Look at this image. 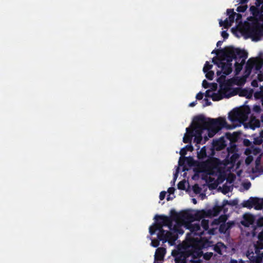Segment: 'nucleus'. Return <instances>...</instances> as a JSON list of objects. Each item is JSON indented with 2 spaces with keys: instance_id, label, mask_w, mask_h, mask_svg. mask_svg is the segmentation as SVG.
Returning <instances> with one entry per match:
<instances>
[{
  "instance_id": "1",
  "label": "nucleus",
  "mask_w": 263,
  "mask_h": 263,
  "mask_svg": "<svg viewBox=\"0 0 263 263\" xmlns=\"http://www.w3.org/2000/svg\"><path fill=\"white\" fill-rule=\"evenodd\" d=\"M196 120V128L200 130L202 134L204 130H206L208 136L203 137V143H205L209 138L214 137L223 127L228 129L235 128L236 126L229 125L224 118L219 117L216 119L206 118L204 116L200 115L195 117Z\"/></svg>"
},
{
  "instance_id": "21",
  "label": "nucleus",
  "mask_w": 263,
  "mask_h": 263,
  "mask_svg": "<svg viewBox=\"0 0 263 263\" xmlns=\"http://www.w3.org/2000/svg\"><path fill=\"white\" fill-rule=\"evenodd\" d=\"M212 242L206 239L201 238L196 242V246L201 250L211 246Z\"/></svg>"
},
{
  "instance_id": "52",
  "label": "nucleus",
  "mask_w": 263,
  "mask_h": 263,
  "mask_svg": "<svg viewBox=\"0 0 263 263\" xmlns=\"http://www.w3.org/2000/svg\"><path fill=\"white\" fill-rule=\"evenodd\" d=\"M213 254L212 252H206L203 254V258L204 259L209 260L213 256Z\"/></svg>"
},
{
  "instance_id": "36",
  "label": "nucleus",
  "mask_w": 263,
  "mask_h": 263,
  "mask_svg": "<svg viewBox=\"0 0 263 263\" xmlns=\"http://www.w3.org/2000/svg\"><path fill=\"white\" fill-rule=\"evenodd\" d=\"M223 206H226V205H229L231 206H236L237 205L238 201L237 199L228 201L227 200H224L223 201Z\"/></svg>"
},
{
  "instance_id": "15",
  "label": "nucleus",
  "mask_w": 263,
  "mask_h": 263,
  "mask_svg": "<svg viewBox=\"0 0 263 263\" xmlns=\"http://www.w3.org/2000/svg\"><path fill=\"white\" fill-rule=\"evenodd\" d=\"M187 228L194 235L201 236L203 234V232L201 231L199 223L193 224L192 222H188Z\"/></svg>"
},
{
  "instance_id": "44",
  "label": "nucleus",
  "mask_w": 263,
  "mask_h": 263,
  "mask_svg": "<svg viewBox=\"0 0 263 263\" xmlns=\"http://www.w3.org/2000/svg\"><path fill=\"white\" fill-rule=\"evenodd\" d=\"M212 67L213 65L210 64L209 62L206 61L203 68V71L204 72H206L210 70Z\"/></svg>"
},
{
  "instance_id": "53",
  "label": "nucleus",
  "mask_w": 263,
  "mask_h": 263,
  "mask_svg": "<svg viewBox=\"0 0 263 263\" xmlns=\"http://www.w3.org/2000/svg\"><path fill=\"white\" fill-rule=\"evenodd\" d=\"M254 246L256 247L259 249H263V240L258 239L256 244L254 245Z\"/></svg>"
},
{
  "instance_id": "64",
  "label": "nucleus",
  "mask_w": 263,
  "mask_h": 263,
  "mask_svg": "<svg viewBox=\"0 0 263 263\" xmlns=\"http://www.w3.org/2000/svg\"><path fill=\"white\" fill-rule=\"evenodd\" d=\"M204 101H205V104L203 105V106H210L212 104L211 102L207 98H205Z\"/></svg>"
},
{
  "instance_id": "30",
  "label": "nucleus",
  "mask_w": 263,
  "mask_h": 263,
  "mask_svg": "<svg viewBox=\"0 0 263 263\" xmlns=\"http://www.w3.org/2000/svg\"><path fill=\"white\" fill-rule=\"evenodd\" d=\"M253 197H251L247 200H244L241 203V205L243 208H247L248 209H251L253 207Z\"/></svg>"
},
{
  "instance_id": "51",
  "label": "nucleus",
  "mask_w": 263,
  "mask_h": 263,
  "mask_svg": "<svg viewBox=\"0 0 263 263\" xmlns=\"http://www.w3.org/2000/svg\"><path fill=\"white\" fill-rule=\"evenodd\" d=\"M248 157L245 160V164H250V163L253 161V157L252 155H247Z\"/></svg>"
},
{
  "instance_id": "6",
  "label": "nucleus",
  "mask_w": 263,
  "mask_h": 263,
  "mask_svg": "<svg viewBox=\"0 0 263 263\" xmlns=\"http://www.w3.org/2000/svg\"><path fill=\"white\" fill-rule=\"evenodd\" d=\"M193 137L194 142L197 144H203V138L200 130L196 128V120L194 118L191 128H186V133L183 138V142L185 143L191 144Z\"/></svg>"
},
{
  "instance_id": "27",
  "label": "nucleus",
  "mask_w": 263,
  "mask_h": 263,
  "mask_svg": "<svg viewBox=\"0 0 263 263\" xmlns=\"http://www.w3.org/2000/svg\"><path fill=\"white\" fill-rule=\"evenodd\" d=\"M250 11L254 16H258L260 15H263V13H261V7L259 9L256 6H252L250 8Z\"/></svg>"
},
{
  "instance_id": "19",
  "label": "nucleus",
  "mask_w": 263,
  "mask_h": 263,
  "mask_svg": "<svg viewBox=\"0 0 263 263\" xmlns=\"http://www.w3.org/2000/svg\"><path fill=\"white\" fill-rule=\"evenodd\" d=\"M255 221L254 216L250 214H246L243 216V221L242 224L246 226L249 227L254 223Z\"/></svg>"
},
{
  "instance_id": "24",
  "label": "nucleus",
  "mask_w": 263,
  "mask_h": 263,
  "mask_svg": "<svg viewBox=\"0 0 263 263\" xmlns=\"http://www.w3.org/2000/svg\"><path fill=\"white\" fill-rule=\"evenodd\" d=\"M253 207L256 210H260L263 208V198L253 197Z\"/></svg>"
},
{
  "instance_id": "48",
  "label": "nucleus",
  "mask_w": 263,
  "mask_h": 263,
  "mask_svg": "<svg viewBox=\"0 0 263 263\" xmlns=\"http://www.w3.org/2000/svg\"><path fill=\"white\" fill-rule=\"evenodd\" d=\"M185 181L182 180L180 181L177 185L178 189L181 190H184L185 189Z\"/></svg>"
},
{
  "instance_id": "33",
  "label": "nucleus",
  "mask_w": 263,
  "mask_h": 263,
  "mask_svg": "<svg viewBox=\"0 0 263 263\" xmlns=\"http://www.w3.org/2000/svg\"><path fill=\"white\" fill-rule=\"evenodd\" d=\"M240 166L241 165H230V167H228V168L230 171L231 170L233 171V170L235 169L237 175L240 177L242 173V170L240 168Z\"/></svg>"
},
{
  "instance_id": "43",
  "label": "nucleus",
  "mask_w": 263,
  "mask_h": 263,
  "mask_svg": "<svg viewBox=\"0 0 263 263\" xmlns=\"http://www.w3.org/2000/svg\"><path fill=\"white\" fill-rule=\"evenodd\" d=\"M251 94L252 91H249L246 89H243L241 90L239 93V96L249 97V96H251Z\"/></svg>"
},
{
  "instance_id": "46",
  "label": "nucleus",
  "mask_w": 263,
  "mask_h": 263,
  "mask_svg": "<svg viewBox=\"0 0 263 263\" xmlns=\"http://www.w3.org/2000/svg\"><path fill=\"white\" fill-rule=\"evenodd\" d=\"M205 73L206 78L209 80H212L214 77V72L213 71L209 70Z\"/></svg>"
},
{
  "instance_id": "3",
  "label": "nucleus",
  "mask_w": 263,
  "mask_h": 263,
  "mask_svg": "<svg viewBox=\"0 0 263 263\" xmlns=\"http://www.w3.org/2000/svg\"><path fill=\"white\" fill-rule=\"evenodd\" d=\"M193 171L195 175L203 173V175H210L217 177V180L219 182H222L227 179V172L226 167L228 165H195Z\"/></svg>"
},
{
  "instance_id": "32",
  "label": "nucleus",
  "mask_w": 263,
  "mask_h": 263,
  "mask_svg": "<svg viewBox=\"0 0 263 263\" xmlns=\"http://www.w3.org/2000/svg\"><path fill=\"white\" fill-rule=\"evenodd\" d=\"M227 14L229 15V17L228 18L229 21L232 24L235 20V16L236 13L234 11L233 9H228L227 10Z\"/></svg>"
},
{
  "instance_id": "34",
  "label": "nucleus",
  "mask_w": 263,
  "mask_h": 263,
  "mask_svg": "<svg viewBox=\"0 0 263 263\" xmlns=\"http://www.w3.org/2000/svg\"><path fill=\"white\" fill-rule=\"evenodd\" d=\"M252 172L256 174L257 176L263 174V165H255V167L252 168Z\"/></svg>"
},
{
  "instance_id": "18",
  "label": "nucleus",
  "mask_w": 263,
  "mask_h": 263,
  "mask_svg": "<svg viewBox=\"0 0 263 263\" xmlns=\"http://www.w3.org/2000/svg\"><path fill=\"white\" fill-rule=\"evenodd\" d=\"M261 149L260 148L255 147L254 145L251 146L250 147H247L245 151V154L246 155H260Z\"/></svg>"
},
{
  "instance_id": "56",
  "label": "nucleus",
  "mask_w": 263,
  "mask_h": 263,
  "mask_svg": "<svg viewBox=\"0 0 263 263\" xmlns=\"http://www.w3.org/2000/svg\"><path fill=\"white\" fill-rule=\"evenodd\" d=\"M256 224L258 227H263V217H260L257 219Z\"/></svg>"
},
{
  "instance_id": "58",
  "label": "nucleus",
  "mask_w": 263,
  "mask_h": 263,
  "mask_svg": "<svg viewBox=\"0 0 263 263\" xmlns=\"http://www.w3.org/2000/svg\"><path fill=\"white\" fill-rule=\"evenodd\" d=\"M166 195V192L162 191L160 192L159 195V198L161 200H162L164 199Z\"/></svg>"
},
{
  "instance_id": "45",
  "label": "nucleus",
  "mask_w": 263,
  "mask_h": 263,
  "mask_svg": "<svg viewBox=\"0 0 263 263\" xmlns=\"http://www.w3.org/2000/svg\"><path fill=\"white\" fill-rule=\"evenodd\" d=\"M201 226L204 230H207L209 229V220L202 219L201 222Z\"/></svg>"
},
{
  "instance_id": "28",
  "label": "nucleus",
  "mask_w": 263,
  "mask_h": 263,
  "mask_svg": "<svg viewBox=\"0 0 263 263\" xmlns=\"http://www.w3.org/2000/svg\"><path fill=\"white\" fill-rule=\"evenodd\" d=\"M224 146L223 141L217 140L213 142V146H210V147H212L214 149L215 148L216 150L219 151L222 149Z\"/></svg>"
},
{
  "instance_id": "14",
  "label": "nucleus",
  "mask_w": 263,
  "mask_h": 263,
  "mask_svg": "<svg viewBox=\"0 0 263 263\" xmlns=\"http://www.w3.org/2000/svg\"><path fill=\"white\" fill-rule=\"evenodd\" d=\"M186 251L190 254L189 256L190 262L200 261V260L198 258L202 256V252L199 248H198L196 250L192 249L186 250Z\"/></svg>"
},
{
  "instance_id": "29",
  "label": "nucleus",
  "mask_w": 263,
  "mask_h": 263,
  "mask_svg": "<svg viewBox=\"0 0 263 263\" xmlns=\"http://www.w3.org/2000/svg\"><path fill=\"white\" fill-rule=\"evenodd\" d=\"M187 166L191 167V166H195V167H196L195 165H178L177 168H176V172L174 174V184H175V181L177 179V178L178 177V173H179V169H180V167H182V169H183V171H187L189 170V168H187Z\"/></svg>"
},
{
  "instance_id": "26",
  "label": "nucleus",
  "mask_w": 263,
  "mask_h": 263,
  "mask_svg": "<svg viewBox=\"0 0 263 263\" xmlns=\"http://www.w3.org/2000/svg\"><path fill=\"white\" fill-rule=\"evenodd\" d=\"M223 210L224 212H226V210L224 209V206H223V204L221 205H215L213 209L210 211V214L214 216H218L220 212Z\"/></svg>"
},
{
  "instance_id": "39",
  "label": "nucleus",
  "mask_w": 263,
  "mask_h": 263,
  "mask_svg": "<svg viewBox=\"0 0 263 263\" xmlns=\"http://www.w3.org/2000/svg\"><path fill=\"white\" fill-rule=\"evenodd\" d=\"M219 24L220 26H223L225 28H228L232 25L228 18H227L224 21L220 20Z\"/></svg>"
},
{
  "instance_id": "35",
  "label": "nucleus",
  "mask_w": 263,
  "mask_h": 263,
  "mask_svg": "<svg viewBox=\"0 0 263 263\" xmlns=\"http://www.w3.org/2000/svg\"><path fill=\"white\" fill-rule=\"evenodd\" d=\"M226 136L227 138L231 141H235L237 140L239 135L236 133H234L233 134L227 133H226Z\"/></svg>"
},
{
  "instance_id": "5",
  "label": "nucleus",
  "mask_w": 263,
  "mask_h": 263,
  "mask_svg": "<svg viewBox=\"0 0 263 263\" xmlns=\"http://www.w3.org/2000/svg\"><path fill=\"white\" fill-rule=\"evenodd\" d=\"M215 150L212 147L204 146L198 152L197 157L200 162L197 164H226L221 163L219 159L214 158Z\"/></svg>"
},
{
  "instance_id": "62",
  "label": "nucleus",
  "mask_w": 263,
  "mask_h": 263,
  "mask_svg": "<svg viewBox=\"0 0 263 263\" xmlns=\"http://www.w3.org/2000/svg\"><path fill=\"white\" fill-rule=\"evenodd\" d=\"M202 85L203 87H204V88H207L209 87L210 84L207 82L206 80H204L202 81Z\"/></svg>"
},
{
  "instance_id": "54",
  "label": "nucleus",
  "mask_w": 263,
  "mask_h": 263,
  "mask_svg": "<svg viewBox=\"0 0 263 263\" xmlns=\"http://www.w3.org/2000/svg\"><path fill=\"white\" fill-rule=\"evenodd\" d=\"M185 155L181 156L178 162V164H185Z\"/></svg>"
},
{
  "instance_id": "47",
  "label": "nucleus",
  "mask_w": 263,
  "mask_h": 263,
  "mask_svg": "<svg viewBox=\"0 0 263 263\" xmlns=\"http://www.w3.org/2000/svg\"><path fill=\"white\" fill-rule=\"evenodd\" d=\"M242 143L243 145L247 147H250L251 146L254 145L252 142L247 139H243Z\"/></svg>"
},
{
  "instance_id": "4",
  "label": "nucleus",
  "mask_w": 263,
  "mask_h": 263,
  "mask_svg": "<svg viewBox=\"0 0 263 263\" xmlns=\"http://www.w3.org/2000/svg\"><path fill=\"white\" fill-rule=\"evenodd\" d=\"M157 231H159L157 234V238L163 242L168 241L171 246H173L178 238L177 234L163 230L162 224L156 221V223L149 228V232L151 235H153Z\"/></svg>"
},
{
  "instance_id": "63",
  "label": "nucleus",
  "mask_w": 263,
  "mask_h": 263,
  "mask_svg": "<svg viewBox=\"0 0 263 263\" xmlns=\"http://www.w3.org/2000/svg\"><path fill=\"white\" fill-rule=\"evenodd\" d=\"M262 154L259 155L256 158L255 162V164H260L261 157Z\"/></svg>"
},
{
  "instance_id": "55",
  "label": "nucleus",
  "mask_w": 263,
  "mask_h": 263,
  "mask_svg": "<svg viewBox=\"0 0 263 263\" xmlns=\"http://www.w3.org/2000/svg\"><path fill=\"white\" fill-rule=\"evenodd\" d=\"M159 241H160V240L158 238V239H153V240H152V242H151L152 246H153V247H154L155 248H156V247H158V246L160 244Z\"/></svg>"
},
{
  "instance_id": "12",
  "label": "nucleus",
  "mask_w": 263,
  "mask_h": 263,
  "mask_svg": "<svg viewBox=\"0 0 263 263\" xmlns=\"http://www.w3.org/2000/svg\"><path fill=\"white\" fill-rule=\"evenodd\" d=\"M236 148L235 145L232 146L230 148H228V157L230 156V160L229 163H224L227 164H241L240 162L236 163V161L239 157V155L236 152L233 153V151ZM222 163V162H221Z\"/></svg>"
},
{
  "instance_id": "37",
  "label": "nucleus",
  "mask_w": 263,
  "mask_h": 263,
  "mask_svg": "<svg viewBox=\"0 0 263 263\" xmlns=\"http://www.w3.org/2000/svg\"><path fill=\"white\" fill-rule=\"evenodd\" d=\"M171 232L174 233L178 235V233L179 234H183V230L177 226H173Z\"/></svg>"
},
{
  "instance_id": "7",
  "label": "nucleus",
  "mask_w": 263,
  "mask_h": 263,
  "mask_svg": "<svg viewBox=\"0 0 263 263\" xmlns=\"http://www.w3.org/2000/svg\"><path fill=\"white\" fill-rule=\"evenodd\" d=\"M250 112L249 107L243 109H235L229 114V119L232 122L246 121Z\"/></svg>"
},
{
  "instance_id": "20",
  "label": "nucleus",
  "mask_w": 263,
  "mask_h": 263,
  "mask_svg": "<svg viewBox=\"0 0 263 263\" xmlns=\"http://www.w3.org/2000/svg\"><path fill=\"white\" fill-rule=\"evenodd\" d=\"M255 64V63L254 60H251V59L248 60L245 69V75L246 77H248L250 75Z\"/></svg>"
},
{
  "instance_id": "61",
  "label": "nucleus",
  "mask_w": 263,
  "mask_h": 263,
  "mask_svg": "<svg viewBox=\"0 0 263 263\" xmlns=\"http://www.w3.org/2000/svg\"><path fill=\"white\" fill-rule=\"evenodd\" d=\"M251 184L250 182L245 183L243 184V186L247 190H248L250 189V187H251Z\"/></svg>"
},
{
  "instance_id": "22",
  "label": "nucleus",
  "mask_w": 263,
  "mask_h": 263,
  "mask_svg": "<svg viewBox=\"0 0 263 263\" xmlns=\"http://www.w3.org/2000/svg\"><path fill=\"white\" fill-rule=\"evenodd\" d=\"M185 214V211L182 212L181 213H178L176 212L174 210H172L171 211V218L172 219V221L173 220L176 221L179 219H182L185 220V218L183 217L184 214Z\"/></svg>"
},
{
  "instance_id": "57",
  "label": "nucleus",
  "mask_w": 263,
  "mask_h": 263,
  "mask_svg": "<svg viewBox=\"0 0 263 263\" xmlns=\"http://www.w3.org/2000/svg\"><path fill=\"white\" fill-rule=\"evenodd\" d=\"M229 191H230V187L227 185H224L223 186L222 193L223 194H226L227 193H228Z\"/></svg>"
},
{
  "instance_id": "42",
  "label": "nucleus",
  "mask_w": 263,
  "mask_h": 263,
  "mask_svg": "<svg viewBox=\"0 0 263 263\" xmlns=\"http://www.w3.org/2000/svg\"><path fill=\"white\" fill-rule=\"evenodd\" d=\"M198 162L195 161L192 157H185L186 164H196Z\"/></svg>"
},
{
  "instance_id": "11",
  "label": "nucleus",
  "mask_w": 263,
  "mask_h": 263,
  "mask_svg": "<svg viewBox=\"0 0 263 263\" xmlns=\"http://www.w3.org/2000/svg\"><path fill=\"white\" fill-rule=\"evenodd\" d=\"M241 51L244 53V54H242L243 57H238L237 56V60H236V62L235 63V72L236 74H238L242 68V66L245 63L246 59L248 57V53L243 50H241Z\"/></svg>"
},
{
  "instance_id": "2",
  "label": "nucleus",
  "mask_w": 263,
  "mask_h": 263,
  "mask_svg": "<svg viewBox=\"0 0 263 263\" xmlns=\"http://www.w3.org/2000/svg\"><path fill=\"white\" fill-rule=\"evenodd\" d=\"M219 51L222 53V57L224 58V61H221L219 68H221L223 74L217 79V82L219 83L224 81L226 76L229 75L232 71L233 60H237L238 57H243L244 53L241 51V49L235 48L233 46H229L223 49H221Z\"/></svg>"
},
{
  "instance_id": "40",
  "label": "nucleus",
  "mask_w": 263,
  "mask_h": 263,
  "mask_svg": "<svg viewBox=\"0 0 263 263\" xmlns=\"http://www.w3.org/2000/svg\"><path fill=\"white\" fill-rule=\"evenodd\" d=\"M211 98L214 101H218L223 98L222 96L219 93H213L211 95Z\"/></svg>"
},
{
  "instance_id": "10",
  "label": "nucleus",
  "mask_w": 263,
  "mask_h": 263,
  "mask_svg": "<svg viewBox=\"0 0 263 263\" xmlns=\"http://www.w3.org/2000/svg\"><path fill=\"white\" fill-rule=\"evenodd\" d=\"M155 219L160 222L163 227H167L170 230H172L173 224L172 219L170 217L157 215L155 216Z\"/></svg>"
},
{
  "instance_id": "50",
  "label": "nucleus",
  "mask_w": 263,
  "mask_h": 263,
  "mask_svg": "<svg viewBox=\"0 0 263 263\" xmlns=\"http://www.w3.org/2000/svg\"><path fill=\"white\" fill-rule=\"evenodd\" d=\"M193 190L195 193L199 194L201 192V189L198 184H195L193 186Z\"/></svg>"
},
{
  "instance_id": "25",
  "label": "nucleus",
  "mask_w": 263,
  "mask_h": 263,
  "mask_svg": "<svg viewBox=\"0 0 263 263\" xmlns=\"http://www.w3.org/2000/svg\"><path fill=\"white\" fill-rule=\"evenodd\" d=\"M221 49H217V55H218V57H214L212 59V62L216 65L217 66V67H219V65L221 64L222 61H224V58L222 57V53L219 51Z\"/></svg>"
},
{
  "instance_id": "41",
  "label": "nucleus",
  "mask_w": 263,
  "mask_h": 263,
  "mask_svg": "<svg viewBox=\"0 0 263 263\" xmlns=\"http://www.w3.org/2000/svg\"><path fill=\"white\" fill-rule=\"evenodd\" d=\"M236 179V176L234 174L230 173L227 175L226 180L230 183H233Z\"/></svg>"
},
{
  "instance_id": "8",
  "label": "nucleus",
  "mask_w": 263,
  "mask_h": 263,
  "mask_svg": "<svg viewBox=\"0 0 263 263\" xmlns=\"http://www.w3.org/2000/svg\"><path fill=\"white\" fill-rule=\"evenodd\" d=\"M248 35L253 41H258L261 37L263 36V31L261 26L258 24H254L249 27L247 29Z\"/></svg>"
},
{
  "instance_id": "9",
  "label": "nucleus",
  "mask_w": 263,
  "mask_h": 263,
  "mask_svg": "<svg viewBox=\"0 0 263 263\" xmlns=\"http://www.w3.org/2000/svg\"><path fill=\"white\" fill-rule=\"evenodd\" d=\"M204 216V213L203 211H197L195 214H192L190 211H185L184 217L185 220L187 222H192L194 221H199Z\"/></svg>"
},
{
  "instance_id": "38",
  "label": "nucleus",
  "mask_w": 263,
  "mask_h": 263,
  "mask_svg": "<svg viewBox=\"0 0 263 263\" xmlns=\"http://www.w3.org/2000/svg\"><path fill=\"white\" fill-rule=\"evenodd\" d=\"M224 244L222 242H218L214 246L213 250L215 252H217L219 254L221 255V247L223 246Z\"/></svg>"
},
{
  "instance_id": "16",
  "label": "nucleus",
  "mask_w": 263,
  "mask_h": 263,
  "mask_svg": "<svg viewBox=\"0 0 263 263\" xmlns=\"http://www.w3.org/2000/svg\"><path fill=\"white\" fill-rule=\"evenodd\" d=\"M165 253L166 249L165 248L162 247L157 248L155 254V262L163 260Z\"/></svg>"
},
{
  "instance_id": "13",
  "label": "nucleus",
  "mask_w": 263,
  "mask_h": 263,
  "mask_svg": "<svg viewBox=\"0 0 263 263\" xmlns=\"http://www.w3.org/2000/svg\"><path fill=\"white\" fill-rule=\"evenodd\" d=\"M190 253L186 251L183 252H178L175 255V263H186L190 262L189 256Z\"/></svg>"
},
{
  "instance_id": "17",
  "label": "nucleus",
  "mask_w": 263,
  "mask_h": 263,
  "mask_svg": "<svg viewBox=\"0 0 263 263\" xmlns=\"http://www.w3.org/2000/svg\"><path fill=\"white\" fill-rule=\"evenodd\" d=\"M247 256L252 263H261L262 261L263 253L257 256H254L253 252L250 253L248 252Z\"/></svg>"
},
{
  "instance_id": "23",
  "label": "nucleus",
  "mask_w": 263,
  "mask_h": 263,
  "mask_svg": "<svg viewBox=\"0 0 263 263\" xmlns=\"http://www.w3.org/2000/svg\"><path fill=\"white\" fill-rule=\"evenodd\" d=\"M251 137L253 138V145H260L263 142V130L259 132V136L254 134Z\"/></svg>"
},
{
  "instance_id": "59",
  "label": "nucleus",
  "mask_w": 263,
  "mask_h": 263,
  "mask_svg": "<svg viewBox=\"0 0 263 263\" xmlns=\"http://www.w3.org/2000/svg\"><path fill=\"white\" fill-rule=\"evenodd\" d=\"M203 97V93H202L201 92H199L196 95V98L198 100H200L202 99Z\"/></svg>"
},
{
  "instance_id": "60",
  "label": "nucleus",
  "mask_w": 263,
  "mask_h": 263,
  "mask_svg": "<svg viewBox=\"0 0 263 263\" xmlns=\"http://www.w3.org/2000/svg\"><path fill=\"white\" fill-rule=\"evenodd\" d=\"M221 35L224 39H227L229 36V34L226 31H222Z\"/></svg>"
},
{
  "instance_id": "49",
  "label": "nucleus",
  "mask_w": 263,
  "mask_h": 263,
  "mask_svg": "<svg viewBox=\"0 0 263 263\" xmlns=\"http://www.w3.org/2000/svg\"><path fill=\"white\" fill-rule=\"evenodd\" d=\"M247 8L248 7L247 5H240L237 8L236 10L238 12H244L246 11Z\"/></svg>"
},
{
  "instance_id": "31",
  "label": "nucleus",
  "mask_w": 263,
  "mask_h": 263,
  "mask_svg": "<svg viewBox=\"0 0 263 263\" xmlns=\"http://www.w3.org/2000/svg\"><path fill=\"white\" fill-rule=\"evenodd\" d=\"M193 149V146L191 145V144H189L180 149V155L181 156L186 155L187 151L192 152Z\"/></svg>"
}]
</instances>
